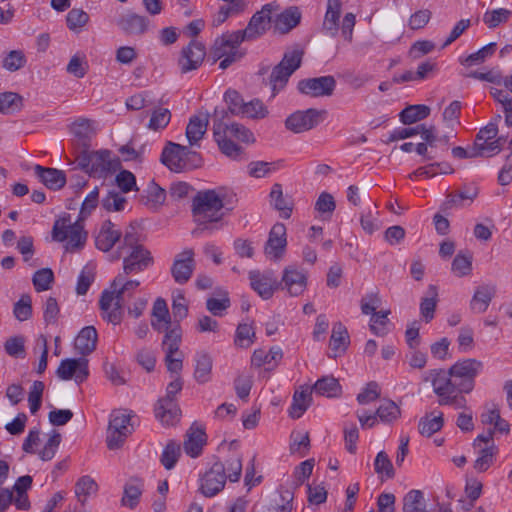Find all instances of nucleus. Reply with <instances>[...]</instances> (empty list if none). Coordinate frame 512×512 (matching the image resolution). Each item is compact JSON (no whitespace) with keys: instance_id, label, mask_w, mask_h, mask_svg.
<instances>
[{"instance_id":"1","label":"nucleus","mask_w":512,"mask_h":512,"mask_svg":"<svg viewBox=\"0 0 512 512\" xmlns=\"http://www.w3.org/2000/svg\"><path fill=\"white\" fill-rule=\"evenodd\" d=\"M140 285L137 280H126L125 274H118L111 283L110 290L102 292L99 305L103 311V317L108 322L117 325L122 319V306L126 297Z\"/></svg>"},{"instance_id":"2","label":"nucleus","mask_w":512,"mask_h":512,"mask_svg":"<svg viewBox=\"0 0 512 512\" xmlns=\"http://www.w3.org/2000/svg\"><path fill=\"white\" fill-rule=\"evenodd\" d=\"M425 382H430L434 393L438 396V403L441 406H452L454 409L467 410V400L461 392V386L454 377L449 375L448 370L432 369L423 375Z\"/></svg>"},{"instance_id":"3","label":"nucleus","mask_w":512,"mask_h":512,"mask_svg":"<svg viewBox=\"0 0 512 512\" xmlns=\"http://www.w3.org/2000/svg\"><path fill=\"white\" fill-rule=\"evenodd\" d=\"M224 197L213 189L201 190L196 193L192 200V214L202 230L212 232L214 227L211 223L219 222L224 216Z\"/></svg>"},{"instance_id":"4","label":"nucleus","mask_w":512,"mask_h":512,"mask_svg":"<svg viewBox=\"0 0 512 512\" xmlns=\"http://www.w3.org/2000/svg\"><path fill=\"white\" fill-rule=\"evenodd\" d=\"M77 164L80 169L95 178H105L121 168V161L113 156L110 150L88 151L83 150L77 156Z\"/></svg>"},{"instance_id":"5","label":"nucleus","mask_w":512,"mask_h":512,"mask_svg":"<svg viewBox=\"0 0 512 512\" xmlns=\"http://www.w3.org/2000/svg\"><path fill=\"white\" fill-rule=\"evenodd\" d=\"M52 238L57 242L68 240L66 250L75 251L86 243L87 232L84 231L81 221L72 223L70 215H65L54 222Z\"/></svg>"},{"instance_id":"6","label":"nucleus","mask_w":512,"mask_h":512,"mask_svg":"<svg viewBox=\"0 0 512 512\" xmlns=\"http://www.w3.org/2000/svg\"><path fill=\"white\" fill-rule=\"evenodd\" d=\"M163 331H165V335L162 341V350L165 353L167 370L178 375L183 368L184 358L179 349L182 342L181 327L177 324L173 327H165Z\"/></svg>"},{"instance_id":"7","label":"nucleus","mask_w":512,"mask_h":512,"mask_svg":"<svg viewBox=\"0 0 512 512\" xmlns=\"http://www.w3.org/2000/svg\"><path fill=\"white\" fill-rule=\"evenodd\" d=\"M243 41V37L237 31L227 32L215 40L213 55L217 60L221 59L220 69L225 70L242 58L243 54L238 51V47Z\"/></svg>"},{"instance_id":"8","label":"nucleus","mask_w":512,"mask_h":512,"mask_svg":"<svg viewBox=\"0 0 512 512\" xmlns=\"http://www.w3.org/2000/svg\"><path fill=\"white\" fill-rule=\"evenodd\" d=\"M303 51L293 50L286 52L270 74V85L274 97L287 84L290 76L300 67Z\"/></svg>"},{"instance_id":"9","label":"nucleus","mask_w":512,"mask_h":512,"mask_svg":"<svg viewBox=\"0 0 512 512\" xmlns=\"http://www.w3.org/2000/svg\"><path fill=\"white\" fill-rule=\"evenodd\" d=\"M483 369V363L474 358H467L457 361L449 369V375L454 377L461 392L470 393L475 386V378Z\"/></svg>"},{"instance_id":"10","label":"nucleus","mask_w":512,"mask_h":512,"mask_svg":"<svg viewBox=\"0 0 512 512\" xmlns=\"http://www.w3.org/2000/svg\"><path fill=\"white\" fill-rule=\"evenodd\" d=\"M227 117L224 109L215 108L213 113V135L220 151L232 160L245 159L243 148L223 133V120Z\"/></svg>"},{"instance_id":"11","label":"nucleus","mask_w":512,"mask_h":512,"mask_svg":"<svg viewBox=\"0 0 512 512\" xmlns=\"http://www.w3.org/2000/svg\"><path fill=\"white\" fill-rule=\"evenodd\" d=\"M279 9L276 2L267 3L261 10L253 14L248 25L243 30L237 32L243 37L244 41H250L262 36L270 27L272 22L271 14Z\"/></svg>"},{"instance_id":"12","label":"nucleus","mask_w":512,"mask_h":512,"mask_svg":"<svg viewBox=\"0 0 512 512\" xmlns=\"http://www.w3.org/2000/svg\"><path fill=\"white\" fill-rule=\"evenodd\" d=\"M226 481L225 465L217 460L201 477L199 491L205 497H214L224 489Z\"/></svg>"},{"instance_id":"13","label":"nucleus","mask_w":512,"mask_h":512,"mask_svg":"<svg viewBox=\"0 0 512 512\" xmlns=\"http://www.w3.org/2000/svg\"><path fill=\"white\" fill-rule=\"evenodd\" d=\"M324 114H326V111H319L314 108L299 110L287 117L285 127L293 133H302L316 127Z\"/></svg>"},{"instance_id":"14","label":"nucleus","mask_w":512,"mask_h":512,"mask_svg":"<svg viewBox=\"0 0 512 512\" xmlns=\"http://www.w3.org/2000/svg\"><path fill=\"white\" fill-rule=\"evenodd\" d=\"M121 258L125 275L142 272L153 264L151 253L144 246H134L131 250L125 251Z\"/></svg>"},{"instance_id":"15","label":"nucleus","mask_w":512,"mask_h":512,"mask_svg":"<svg viewBox=\"0 0 512 512\" xmlns=\"http://www.w3.org/2000/svg\"><path fill=\"white\" fill-rule=\"evenodd\" d=\"M251 288L264 300L270 299L279 289V282L272 270H251L249 272Z\"/></svg>"},{"instance_id":"16","label":"nucleus","mask_w":512,"mask_h":512,"mask_svg":"<svg viewBox=\"0 0 512 512\" xmlns=\"http://www.w3.org/2000/svg\"><path fill=\"white\" fill-rule=\"evenodd\" d=\"M335 88L336 80L331 75L307 78L298 82V90L310 97L331 96Z\"/></svg>"},{"instance_id":"17","label":"nucleus","mask_w":512,"mask_h":512,"mask_svg":"<svg viewBox=\"0 0 512 512\" xmlns=\"http://www.w3.org/2000/svg\"><path fill=\"white\" fill-rule=\"evenodd\" d=\"M56 374L62 380L74 379L77 383H82L89 375L88 360L85 357L64 359Z\"/></svg>"},{"instance_id":"18","label":"nucleus","mask_w":512,"mask_h":512,"mask_svg":"<svg viewBox=\"0 0 512 512\" xmlns=\"http://www.w3.org/2000/svg\"><path fill=\"white\" fill-rule=\"evenodd\" d=\"M279 284V288L286 290L290 296H299L307 287V272L292 265L287 266L283 270Z\"/></svg>"},{"instance_id":"19","label":"nucleus","mask_w":512,"mask_h":512,"mask_svg":"<svg viewBox=\"0 0 512 512\" xmlns=\"http://www.w3.org/2000/svg\"><path fill=\"white\" fill-rule=\"evenodd\" d=\"M287 246L286 228L282 223H276L270 230L264 247L265 255L273 261L282 259Z\"/></svg>"},{"instance_id":"20","label":"nucleus","mask_w":512,"mask_h":512,"mask_svg":"<svg viewBox=\"0 0 512 512\" xmlns=\"http://www.w3.org/2000/svg\"><path fill=\"white\" fill-rule=\"evenodd\" d=\"M206 50L201 42L192 40L182 49L178 65L182 73L196 70L203 62Z\"/></svg>"},{"instance_id":"21","label":"nucleus","mask_w":512,"mask_h":512,"mask_svg":"<svg viewBox=\"0 0 512 512\" xmlns=\"http://www.w3.org/2000/svg\"><path fill=\"white\" fill-rule=\"evenodd\" d=\"M194 269V251L192 249H185L176 255L171 267V274L176 283L185 284L191 278Z\"/></svg>"},{"instance_id":"22","label":"nucleus","mask_w":512,"mask_h":512,"mask_svg":"<svg viewBox=\"0 0 512 512\" xmlns=\"http://www.w3.org/2000/svg\"><path fill=\"white\" fill-rule=\"evenodd\" d=\"M190 154L196 153L192 152L188 146L170 142L169 146L163 150L161 160L171 171L180 172L184 169L185 159Z\"/></svg>"},{"instance_id":"23","label":"nucleus","mask_w":512,"mask_h":512,"mask_svg":"<svg viewBox=\"0 0 512 512\" xmlns=\"http://www.w3.org/2000/svg\"><path fill=\"white\" fill-rule=\"evenodd\" d=\"M116 24L124 34L139 36L146 33L150 21L146 16L128 11L117 19Z\"/></svg>"},{"instance_id":"24","label":"nucleus","mask_w":512,"mask_h":512,"mask_svg":"<svg viewBox=\"0 0 512 512\" xmlns=\"http://www.w3.org/2000/svg\"><path fill=\"white\" fill-rule=\"evenodd\" d=\"M121 236V231L115 229L114 223L110 220H106L103 222L100 231L96 236L95 245L99 250L109 252L121 239Z\"/></svg>"},{"instance_id":"25","label":"nucleus","mask_w":512,"mask_h":512,"mask_svg":"<svg viewBox=\"0 0 512 512\" xmlns=\"http://www.w3.org/2000/svg\"><path fill=\"white\" fill-rule=\"evenodd\" d=\"M301 17L299 8L291 6L275 17L273 20L274 28L279 33L286 34L299 25Z\"/></svg>"},{"instance_id":"26","label":"nucleus","mask_w":512,"mask_h":512,"mask_svg":"<svg viewBox=\"0 0 512 512\" xmlns=\"http://www.w3.org/2000/svg\"><path fill=\"white\" fill-rule=\"evenodd\" d=\"M209 124V114L200 113L190 118L186 127V137L191 146L198 145L203 138Z\"/></svg>"},{"instance_id":"27","label":"nucleus","mask_w":512,"mask_h":512,"mask_svg":"<svg viewBox=\"0 0 512 512\" xmlns=\"http://www.w3.org/2000/svg\"><path fill=\"white\" fill-rule=\"evenodd\" d=\"M34 171L40 181L49 189H60L66 183L65 173L56 168H45L41 165H35Z\"/></svg>"},{"instance_id":"28","label":"nucleus","mask_w":512,"mask_h":512,"mask_svg":"<svg viewBox=\"0 0 512 512\" xmlns=\"http://www.w3.org/2000/svg\"><path fill=\"white\" fill-rule=\"evenodd\" d=\"M97 339L96 329L93 326H86L77 335L74 347L82 356L89 355L96 349Z\"/></svg>"},{"instance_id":"29","label":"nucleus","mask_w":512,"mask_h":512,"mask_svg":"<svg viewBox=\"0 0 512 512\" xmlns=\"http://www.w3.org/2000/svg\"><path fill=\"white\" fill-rule=\"evenodd\" d=\"M341 6V0H328L322 29L326 34L332 37L336 36L338 33Z\"/></svg>"},{"instance_id":"30","label":"nucleus","mask_w":512,"mask_h":512,"mask_svg":"<svg viewBox=\"0 0 512 512\" xmlns=\"http://www.w3.org/2000/svg\"><path fill=\"white\" fill-rule=\"evenodd\" d=\"M180 409L173 400L160 399L155 408V416L165 425H174L180 416Z\"/></svg>"},{"instance_id":"31","label":"nucleus","mask_w":512,"mask_h":512,"mask_svg":"<svg viewBox=\"0 0 512 512\" xmlns=\"http://www.w3.org/2000/svg\"><path fill=\"white\" fill-rule=\"evenodd\" d=\"M187 439L184 441V451L192 458L198 457L206 442V434L202 428L192 426L187 432Z\"/></svg>"},{"instance_id":"32","label":"nucleus","mask_w":512,"mask_h":512,"mask_svg":"<svg viewBox=\"0 0 512 512\" xmlns=\"http://www.w3.org/2000/svg\"><path fill=\"white\" fill-rule=\"evenodd\" d=\"M496 293L495 286L481 285L477 287L470 302V308L476 313L485 312Z\"/></svg>"},{"instance_id":"33","label":"nucleus","mask_w":512,"mask_h":512,"mask_svg":"<svg viewBox=\"0 0 512 512\" xmlns=\"http://www.w3.org/2000/svg\"><path fill=\"white\" fill-rule=\"evenodd\" d=\"M271 205L280 212L281 217L288 219L291 216L293 202L289 196L283 195L282 185L275 183L270 192Z\"/></svg>"},{"instance_id":"34","label":"nucleus","mask_w":512,"mask_h":512,"mask_svg":"<svg viewBox=\"0 0 512 512\" xmlns=\"http://www.w3.org/2000/svg\"><path fill=\"white\" fill-rule=\"evenodd\" d=\"M437 303L438 289L437 286L431 284L420 301V314L426 323H429L434 318Z\"/></svg>"},{"instance_id":"35","label":"nucleus","mask_w":512,"mask_h":512,"mask_svg":"<svg viewBox=\"0 0 512 512\" xmlns=\"http://www.w3.org/2000/svg\"><path fill=\"white\" fill-rule=\"evenodd\" d=\"M143 487V480L130 478L124 486L123 497L121 499L122 505L131 509L135 508L139 503Z\"/></svg>"},{"instance_id":"36","label":"nucleus","mask_w":512,"mask_h":512,"mask_svg":"<svg viewBox=\"0 0 512 512\" xmlns=\"http://www.w3.org/2000/svg\"><path fill=\"white\" fill-rule=\"evenodd\" d=\"M152 316L155 320H152L151 325L154 330L162 332L165 327H169L171 324V317L167 307V303L162 298H157L153 304Z\"/></svg>"},{"instance_id":"37","label":"nucleus","mask_w":512,"mask_h":512,"mask_svg":"<svg viewBox=\"0 0 512 512\" xmlns=\"http://www.w3.org/2000/svg\"><path fill=\"white\" fill-rule=\"evenodd\" d=\"M195 362V380L200 384H204L210 381L213 366L211 356L206 352L197 353Z\"/></svg>"},{"instance_id":"38","label":"nucleus","mask_w":512,"mask_h":512,"mask_svg":"<svg viewBox=\"0 0 512 512\" xmlns=\"http://www.w3.org/2000/svg\"><path fill=\"white\" fill-rule=\"evenodd\" d=\"M349 343L350 339L346 327L341 322L335 323L330 338V347L335 352L334 356H337L338 352H345Z\"/></svg>"},{"instance_id":"39","label":"nucleus","mask_w":512,"mask_h":512,"mask_svg":"<svg viewBox=\"0 0 512 512\" xmlns=\"http://www.w3.org/2000/svg\"><path fill=\"white\" fill-rule=\"evenodd\" d=\"M444 424L443 413H431L419 420L418 429L419 433L423 436L430 437L438 432Z\"/></svg>"},{"instance_id":"40","label":"nucleus","mask_w":512,"mask_h":512,"mask_svg":"<svg viewBox=\"0 0 512 512\" xmlns=\"http://www.w3.org/2000/svg\"><path fill=\"white\" fill-rule=\"evenodd\" d=\"M283 357L282 349L278 346H273L268 352L263 349L254 351L251 362L256 367H261L265 364L275 362L277 364Z\"/></svg>"},{"instance_id":"41","label":"nucleus","mask_w":512,"mask_h":512,"mask_svg":"<svg viewBox=\"0 0 512 512\" xmlns=\"http://www.w3.org/2000/svg\"><path fill=\"white\" fill-rule=\"evenodd\" d=\"M313 390L322 396L336 397L341 393V386L333 376H324L316 381Z\"/></svg>"},{"instance_id":"42","label":"nucleus","mask_w":512,"mask_h":512,"mask_svg":"<svg viewBox=\"0 0 512 512\" xmlns=\"http://www.w3.org/2000/svg\"><path fill=\"white\" fill-rule=\"evenodd\" d=\"M430 114V108L426 105H410L400 113V120L405 125L416 123L425 119Z\"/></svg>"},{"instance_id":"43","label":"nucleus","mask_w":512,"mask_h":512,"mask_svg":"<svg viewBox=\"0 0 512 512\" xmlns=\"http://www.w3.org/2000/svg\"><path fill=\"white\" fill-rule=\"evenodd\" d=\"M496 47V43L491 42L479 49L477 52H474L465 58H460L459 61L466 67L480 65L495 53Z\"/></svg>"},{"instance_id":"44","label":"nucleus","mask_w":512,"mask_h":512,"mask_svg":"<svg viewBox=\"0 0 512 512\" xmlns=\"http://www.w3.org/2000/svg\"><path fill=\"white\" fill-rule=\"evenodd\" d=\"M403 512H428L420 490H410L403 498Z\"/></svg>"},{"instance_id":"45","label":"nucleus","mask_w":512,"mask_h":512,"mask_svg":"<svg viewBox=\"0 0 512 512\" xmlns=\"http://www.w3.org/2000/svg\"><path fill=\"white\" fill-rule=\"evenodd\" d=\"M98 485L93 478L86 475L81 477L75 485V494L81 505H84L87 498L97 492Z\"/></svg>"},{"instance_id":"46","label":"nucleus","mask_w":512,"mask_h":512,"mask_svg":"<svg viewBox=\"0 0 512 512\" xmlns=\"http://www.w3.org/2000/svg\"><path fill=\"white\" fill-rule=\"evenodd\" d=\"M312 401L311 394L308 391H296L293 395V402L289 410V415L294 418H300L310 406Z\"/></svg>"},{"instance_id":"47","label":"nucleus","mask_w":512,"mask_h":512,"mask_svg":"<svg viewBox=\"0 0 512 512\" xmlns=\"http://www.w3.org/2000/svg\"><path fill=\"white\" fill-rule=\"evenodd\" d=\"M23 98L14 92L0 93V113L13 114L21 110Z\"/></svg>"},{"instance_id":"48","label":"nucleus","mask_w":512,"mask_h":512,"mask_svg":"<svg viewBox=\"0 0 512 512\" xmlns=\"http://www.w3.org/2000/svg\"><path fill=\"white\" fill-rule=\"evenodd\" d=\"M93 125V121L81 118L72 124L71 132L79 141L87 145V142L95 134Z\"/></svg>"},{"instance_id":"49","label":"nucleus","mask_w":512,"mask_h":512,"mask_svg":"<svg viewBox=\"0 0 512 512\" xmlns=\"http://www.w3.org/2000/svg\"><path fill=\"white\" fill-rule=\"evenodd\" d=\"M223 133H225L227 137H234L244 143H253L255 141L253 133L239 123L234 122L227 125L223 122Z\"/></svg>"},{"instance_id":"50","label":"nucleus","mask_w":512,"mask_h":512,"mask_svg":"<svg viewBox=\"0 0 512 512\" xmlns=\"http://www.w3.org/2000/svg\"><path fill=\"white\" fill-rule=\"evenodd\" d=\"M496 446L491 444L480 448L479 456L474 462V468L478 472H485L493 464L494 456L496 454Z\"/></svg>"},{"instance_id":"51","label":"nucleus","mask_w":512,"mask_h":512,"mask_svg":"<svg viewBox=\"0 0 512 512\" xmlns=\"http://www.w3.org/2000/svg\"><path fill=\"white\" fill-rule=\"evenodd\" d=\"M254 340V328L247 323L239 324L236 329L235 345L241 348H248L254 343Z\"/></svg>"},{"instance_id":"52","label":"nucleus","mask_w":512,"mask_h":512,"mask_svg":"<svg viewBox=\"0 0 512 512\" xmlns=\"http://www.w3.org/2000/svg\"><path fill=\"white\" fill-rule=\"evenodd\" d=\"M226 477L230 482L239 481L242 474V457L239 453H233L225 460Z\"/></svg>"},{"instance_id":"53","label":"nucleus","mask_w":512,"mask_h":512,"mask_svg":"<svg viewBox=\"0 0 512 512\" xmlns=\"http://www.w3.org/2000/svg\"><path fill=\"white\" fill-rule=\"evenodd\" d=\"M26 64V57L21 50H12L7 53L2 60V67L10 72H15L23 68Z\"/></svg>"},{"instance_id":"54","label":"nucleus","mask_w":512,"mask_h":512,"mask_svg":"<svg viewBox=\"0 0 512 512\" xmlns=\"http://www.w3.org/2000/svg\"><path fill=\"white\" fill-rule=\"evenodd\" d=\"M54 281V274L50 268L37 270L32 278L34 288L37 292L49 290Z\"/></svg>"},{"instance_id":"55","label":"nucleus","mask_w":512,"mask_h":512,"mask_svg":"<svg viewBox=\"0 0 512 512\" xmlns=\"http://www.w3.org/2000/svg\"><path fill=\"white\" fill-rule=\"evenodd\" d=\"M512 12L505 8H498L486 11L483 16V22L490 28H496L502 23H506Z\"/></svg>"},{"instance_id":"56","label":"nucleus","mask_w":512,"mask_h":512,"mask_svg":"<svg viewBox=\"0 0 512 512\" xmlns=\"http://www.w3.org/2000/svg\"><path fill=\"white\" fill-rule=\"evenodd\" d=\"M13 314L19 321H26L32 316V301L28 294H23L14 304Z\"/></svg>"},{"instance_id":"57","label":"nucleus","mask_w":512,"mask_h":512,"mask_svg":"<svg viewBox=\"0 0 512 512\" xmlns=\"http://www.w3.org/2000/svg\"><path fill=\"white\" fill-rule=\"evenodd\" d=\"M67 26L74 32L80 31L89 21V15L82 9H71L66 17Z\"/></svg>"},{"instance_id":"58","label":"nucleus","mask_w":512,"mask_h":512,"mask_svg":"<svg viewBox=\"0 0 512 512\" xmlns=\"http://www.w3.org/2000/svg\"><path fill=\"white\" fill-rule=\"evenodd\" d=\"M376 416L382 422H392L400 416V409L395 402L391 400H385L376 410Z\"/></svg>"},{"instance_id":"59","label":"nucleus","mask_w":512,"mask_h":512,"mask_svg":"<svg viewBox=\"0 0 512 512\" xmlns=\"http://www.w3.org/2000/svg\"><path fill=\"white\" fill-rule=\"evenodd\" d=\"M5 352L15 358L25 356V338L21 335L8 338L4 343Z\"/></svg>"},{"instance_id":"60","label":"nucleus","mask_w":512,"mask_h":512,"mask_svg":"<svg viewBox=\"0 0 512 512\" xmlns=\"http://www.w3.org/2000/svg\"><path fill=\"white\" fill-rule=\"evenodd\" d=\"M130 421L131 416L129 414L113 413L111 415L108 428L109 430H115L116 432H122L125 433V435H129L132 432V429L129 428V426H132Z\"/></svg>"},{"instance_id":"61","label":"nucleus","mask_w":512,"mask_h":512,"mask_svg":"<svg viewBox=\"0 0 512 512\" xmlns=\"http://www.w3.org/2000/svg\"><path fill=\"white\" fill-rule=\"evenodd\" d=\"M242 110L243 111H241L240 114L241 116L252 119H262L268 114L267 109L258 99L245 102Z\"/></svg>"},{"instance_id":"62","label":"nucleus","mask_w":512,"mask_h":512,"mask_svg":"<svg viewBox=\"0 0 512 512\" xmlns=\"http://www.w3.org/2000/svg\"><path fill=\"white\" fill-rule=\"evenodd\" d=\"M44 388L45 385L42 381H34L30 388L28 403L32 414H35L41 407Z\"/></svg>"},{"instance_id":"63","label":"nucleus","mask_w":512,"mask_h":512,"mask_svg":"<svg viewBox=\"0 0 512 512\" xmlns=\"http://www.w3.org/2000/svg\"><path fill=\"white\" fill-rule=\"evenodd\" d=\"M102 207L111 211H122L126 204V198L121 193L116 191H109L108 194L101 201Z\"/></svg>"},{"instance_id":"64","label":"nucleus","mask_w":512,"mask_h":512,"mask_svg":"<svg viewBox=\"0 0 512 512\" xmlns=\"http://www.w3.org/2000/svg\"><path fill=\"white\" fill-rule=\"evenodd\" d=\"M180 456V446L175 442H169L163 450L160 461L162 465L170 470L172 469Z\"/></svg>"}]
</instances>
